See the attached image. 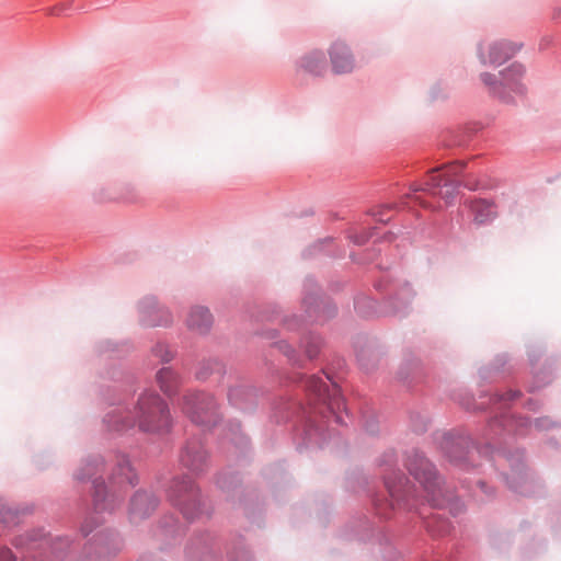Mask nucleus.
<instances>
[{"mask_svg": "<svg viewBox=\"0 0 561 561\" xmlns=\"http://www.w3.org/2000/svg\"><path fill=\"white\" fill-rule=\"evenodd\" d=\"M138 424L145 432H161L170 427L171 420L167 404L153 392L142 393L135 407L131 420L124 425H115L121 431Z\"/></svg>", "mask_w": 561, "mask_h": 561, "instance_id": "1", "label": "nucleus"}, {"mask_svg": "<svg viewBox=\"0 0 561 561\" xmlns=\"http://www.w3.org/2000/svg\"><path fill=\"white\" fill-rule=\"evenodd\" d=\"M465 165L462 161H455L433 169L425 186L421 190L432 196L440 197L447 205L450 204L460 185L455 178L463 170ZM419 190L420 188H415V191Z\"/></svg>", "mask_w": 561, "mask_h": 561, "instance_id": "2", "label": "nucleus"}, {"mask_svg": "<svg viewBox=\"0 0 561 561\" xmlns=\"http://www.w3.org/2000/svg\"><path fill=\"white\" fill-rule=\"evenodd\" d=\"M136 482V473L130 467L129 460L125 456L117 457L113 474L111 477V490L107 492L106 486L103 482L98 480L93 481L94 484V503L96 510H113L112 504L115 501V485L117 484L121 489L125 485H134Z\"/></svg>", "mask_w": 561, "mask_h": 561, "instance_id": "3", "label": "nucleus"}, {"mask_svg": "<svg viewBox=\"0 0 561 561\" xmlns=\"http://www.w3.org/2000/svg\"><path fill=\"white\" fill-rule=\"evenodd\" d=\"M408 470L421 483L434 505H443L440 481L433 465L421 454L414 453L408 459Z\"/></svg>", "mask_w": 561, "mask_h": 561, "instance_id": "4", "label": "nucleus"}, {"mask_svg": "<svg viewBox=\"0 0 561 561\" xmlns=\"http://www.w3.org/2000/svg\"><path fill=\"white\" fill-rule=\"evenodd\" d=\"M182 410L195 423L210 424L215 422L216 403L213 397L205 393H187L184 397Z\"/></svg>", "mask_w": 561, "mask_h": 561, "instance_id": "5", "label": "nucleus"}, {"mask_svg": "<svg viewBox=\"0 0 561 561\" xmlns=\"http://www.w3.org/2000/svg\"><path fill=\"white\" fill-rule=\"evenodd\" d=\"M519 46L507 41H495L480 45L479 58L483 65L500 66L512 58Z\"/></svg>", "mask_w": 561, "mask_h": 561, "instance_id": "6", "label": "nucleus"}, {"mask_svg": "<svg viewBox=\"0 0 561 561\" xmlns=\"http://www.w3.org/2000/svg\"><path fill=\"white\" fill-rule=\"evenodd\" d=\"M332 69L336 73H346L354 69L355 60L346 44L335 42L330 48Z\"/></svg>", "mask_w": 561, "mask_h": 561, "instance_id": "7", "label": "nucleus"}, {"mask_svg": "<svg viewBox=\"0 0 561 561\" xmlns=\"http://www.w3.org/2000/svg\"><path fill=\"white\" fill-rule=\"evenodd\" d=\"M187 327L198 333H206L213 324V317L208 309L204 307H194L187 317Z\"/></svg>", "mask_w": 561, "mask_h": 561, "instance_id": "8", "label": "nucleus"}, {"mask_svg": "<svg viewBox=\"0 0 561 561\" xmlns=\"http://www.w3.org/2000/svg\"><path fill=\"white\" fill-rule=\"evenodd\" d=\"M197 490L190 478L176 481L172 486V496L176 505L182 506L186 502L195 501Z\"/></svg>", "mask_w": 561, "mask_h": 561, "instance_id": "9", "label": "nucleus"}, {"mask_svg": "<svg viewBox=\"0 0 561 561\" xmlns=\"http://www.w3.org/2000/svg\"><path fill=\"white\" fill-rule=\"evenodd\" d=\"M157 506V500L146 492H137L131 500V513L145 516Z\"/></svg>", "mask_w": 561, "mask_h": 561, "instance_id": "10", "label": "nucleus"}, {"mask_svg": "<svg viewBox=\"0 0 561 561\" xmlns=\"http://www.w3.org/2000/svg\"><path fill=\"white\" fill-rule=\"evenodd\" d=\"M471 210L474 215L473 220L479 224H486L496 217V210L492 203L486 201H476L471 204Z\"/></svg>", "mask_w": 561, "mask_h": 561, "instance_id": "11", "label": "nucleus"}, {"mask_svg": "<svg viewBox=\"0 0 561 561\" xmlns=\"http://www.w3.org/2000/svg\"><path fill=\"white\" fill-rule=\"evenodd\" d=\"M301 67L312 75H322L325 70L324 55L317 50L307 54L301 60Z\"/></svg>", "mask_w": 561, "mask_h": 561, "instance_id": "12", "label": "nucleus"}, {"mask_svg": "<svg viewBox=\"0 0 561 561\" xmlns=\"http://www.w3.org/2000/svg\"><path fill=\"white\" fill-rule=\"evenodd\" d=\"M157 380L161 390L169 396L174 393L180 382L176 374L170 368L159 370L157 374Z\"/></svg>", "mask_w": 561, "mask_h": 561, "instance_id": "13", "label": "nucleus"}, {"mask_svg": "<svg viewBox=\"0 0 561 561\" xmlns=\"http://www.w3.org/2000/svg\"><path fill=\"white\" fill-rule=\"evenodd\" d=\"M524 75V67L519 64H513L504 71L500 72L502 85L515 88L518 79Z\"/></svg>", "mask_w": 561, "mask_h": 561, "instance_id": "14", "label": "nucleus"}, {"mask_svg": "<svg viewBox=\"0 0 561 561\" xmlns=\"http://www.w3.org/2000/svg\"><path fill=\"white\" fill-rule=\"evenodd\" d=\"M480 78H481L482 82L484 83V85L488 87L491 92L496 93L499 95L502 94L503 85H502V80H501L500 73L492 75L489 72H483V73H481Z\"/></svg>", "mask_w": 561, "mask_h": 561, "instance_id": "15", "label": "nucleus"}, {"mask_svg": "<svg viewBox=\"0 0 561 561\" xmlns=\"http://www.w3.org/2000/svg\"><path fill=\"white\" fill-rule=\"evenodd\" d=\"M205 456L203 453L197 451L193 455H191V451L188 449L185 450V453L182 455V462L191 468L193 471H197L201 469L202 462L204 461Z\"/></svg>", "mask_w": 561, "mask_h": 561, "instance_id": "16", "label": "nucleus"}, {"mask_svg": "<svg viewBox=\"0 0 561 561\" xmlns=\"http://www.w3.org/2000/svg\"><path fill=\"white\" fill-rule=\"evenodd\" d=\"M307 387L310 391L314 392L319 397H321L327 390L325 382L321 378L316 376H311L308 378Z\"/></svg>", "mask_w": 561, "mask_h": 561, "instance_id": "17", "label": "nucleus"}, {"mask_svg": "<svg viewBox=\"0 0 561 561\" xmlns=\"http://www.w3.org/2000/svg\"><path fill=\"white\" fill-rule=\"evenodd\" d=\"M156 308V312L157 313H161V316L163 317V319H154V318H149L146 320L147 324L148 325H161V324H168L170 322V314L169 312L162 308V307H154Z\"/></svg>", "mask_w": 561, "mask_h": 561, "instance_id": "18", "label": "nucleus"}, {"mask_svg": "<svg viewBox=\"0 0 561 561\" xmlns=\"http://www.w3.org/2000/svg\"><path fill=\"white\" fill-rule=\"evenodd\" d=\"M0 520L5 524L15 523V513L10 507L3 506L0 510Z\"/></svg>", "mask_w": 561, "mask_h": 561, "instance_id": "19", "label": "nucleus"}, {"mask_svg": "<svg viewBox=\"0 0 561 561\" xmlns=\"http://www.w3.org/2000/svg\"><path fill=\"white\" fill-rule=\"evenodd\" d=\"M154 352L163 362H169L172 358V354L163 345H158Z\"/></svg>", "mask_w": 561, "mask_h": 561, "instance_id": "20", "label": "nucleus"}, {"mask_svg": "<svg viewBox=\"0 0 561 561\" xmlns=\"http://www.w3.org/2000/svg\"><path fill=\"white\" fill-rule=\"evenodd\" d=\"M386 485L388 488L389 494L392 499V501L399 502L400 501V490L391 484L389 481L386 482Z\"/></svg>", "mask_w": 561, "mask_h": 561, "instance_id": "21", "label": "nucleus"}, {"mask_svg": "<svg viewBox=\"0 0 561 561\" xmlns=\"http://www.w3.org/2000/svg\"><path fill=\"white\" fill-rule=\"evenodd\" d=\"M99 465L100 463H98V462L87 463L85 469H84V470H87V474H79L78 479L83 480V479L94 474V469H96L99 467Z\"/></svg>", "mask_w": 561, "mask_h": 561, "instance_id": "22", "label": "nucleus"}, {"mask_svg": "<svg viewBox=\"0 0 561 561\" xmlns=\"http://www.w3.org/2000/svg\"><path fill=\"white\" fill-rule=\"evenodd\" d=\"M0 561H14V558L9 549H0Z\"/></svg>", "mask_w": 561, "mask_h": 561, "instance_id": "23", "label": "nucleus"}, {"mask_svg": "<svg viewBox=\"0 0 561 561\" xmlns=\"http://www.w3.org/2000/svg\"><path fill=\"white\" fill-rule=\"evenodd\" d=\"M316 353L309 352V357H312Z\"/></svg>", "mask_w": 561, "mask_h": 561, "instance_id": "24", "label": "nucleus"}]
</instances>
